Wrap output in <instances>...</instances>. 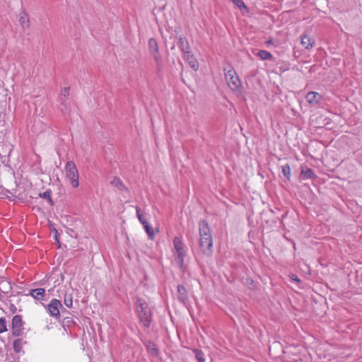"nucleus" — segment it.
<instances>
[{"mask_svg": "<svg viewBox=\"0 0 362 362\" xmlns=\"http://www.w3.org/2000/svg\"><path fill=\"white\" fill-rule=\"evenodd\" d=\"M199 245L204 254L211 255L213 252V239L208 223L202 220L199 223Z\"/></svg>", "mask_w": 362, "mask_h": 362, "instance_id": "1", "label": "nucleus"}, {"mask_svg": "<svg viewBox=\"0 0 362 362\" xmlns=\"http://www.w3.org/2000/svg\"><path fill=\"white\" fill-rule=\"evenodd\" d=\"M173 253L175 262L180 269H182L185 264L187 249L183 242L178 237L174 238Z\"/></svg>", "mask_w": 362, "mask_h": 362, "instance_id": "2", "label": "nucleus"}, {"mask_svg": "<svg viewBox=\"0 0 362 362\" xmlns=\"http://www.w3.org/2000/svg\"><path fill=\"white\" fill-rule=\"evenodd\" d=\"M224 71L225 78L229 88L233 92L240 93L242 92V83L235 71L232 67H229L228 69H225Z\"/></svg>", "mask_w": 362, "mask_h": 362, "instance_id": "3", "label": "nucleus"}, {"mask_svg": "<svg viewBox=\"0 0 362 362\" xmlns=\"http://www.w3.org/2000/svg\"><path fill=\"white\" fill-rule=\"evenodd\" d=\"M66 177L73 188H77L79 186V174L78 169L73 161L66 163L64 168Z\"/></svg>", "mask_w": 362, "mask_h": 362, "instance_id": "4", "label": "nucleus"}, {"mask_svg": "<svg viewBox=\"0 0 362 362\" xmlns=\"http://www.w3.org/2000/svg\"><path fill=\"white\" fill-rule=\"evenodd\" d=\"M136 309L141 321L146 326L148 325L151 313L147 303L141 298H138L136 302Z\"/></svg>", "mask_w": 362, "mask_h": 362, "instance_id": "5", "label": "nucleus"}, {"mask_svg": "<svg viewBox=\"0 0 362 362\" xmlns=\"http://www.w3.org/2000/svg\"><path fill=\"white\" fill-rule=\"evenodd\" d=\"M23 324L21 315H16L13 316L11 322V329L13 336L21 337L23 334Z\"/></svg>", "mask_w": 362, "mask_h": 362, "instance_id": "6", "label": "nucleus"}, {"mask_svg": "<svg viewBox=\"0 0 362 362\" xmlns=\"http://www.w3.org/2000/svg\"><path fill=\"white\" fill-rule=\"evenodd\" d=\"M62 307V303L57 299H52L47 305V311L49 315L54 317L59 316V308Z\"/></svg>", "mask_w": 362, "mask_h": 362, "instance_id": "7", "label": "nucleus"}, {"mask_svg": "<svg viewBox=\"0 0 362 362\" xmlns=\"http://www.w3.org/2000/svg\"><path fill=\"white\" fill-rule=\"evenodd\" d=\"M136 215L139 220V221L144 225L146 232L147 233L148 237L151 239H153V231L152 228L148 225L146 220L144 217L143 214L141 212V209L139 207H136Z\"/></svg>", "mask_w": 362, "mask_h": 362, "instance_id": "8", "label": "nucleus"}, {"mask_svg": "<svg viewBox=\"0 0 362 362\" xmlns=\"http://www.w3.org/2000/svg\"><path fill=\"white\" fill-rule=\"evenodd\" d=\"M184 59L188 63L189 66L197 71L199 69V64L196 58L194 57L191 51L183 54Z\"/></svg>", "mask_w": 362, "mask_h": 362, "instance_id": "9", "label": "nucleus"}, {"mask_svg": "<svg viewBox=\"0 0 362 362\" xmlns=\"http://www.w3.org/2000/svg\"><path fill=\"white\" fill-rule=\"evenodd\" d=\"M306 101L312 105H317L322 100V95L317 92L310 91L305 96Z\"/></svg>", "mask_w": 362, "mask_h": 362, "instance_id": "10", "label": "nucleus"}, {"mask_svg": "<svg viewBox=\"0 0 362 362\" xmlns=\"http://www.w3.org/2000/svg\"><path fill=\"white\" fill-rule=\"evenodd\" d=\"M148 47L151 54L153 57V58L156 60H157L158 57V44L157 40L155 38H151L148 41Z\"/></svg>", "mask_w": 362, "mask_h": 362, "instance_id": "11", "label": "nucleus"}, {"mask_svg": "<svg viewBox=\"0 0 362 362\" xmlns=\"http://www.w3.org/2000/svg\"><path fill=\"white\" fill-rule=\"evenodd\" d=\"M177 298L179 300L184 304L188 300L187 291L182 285L177 286Z\"/></svg>", "mask_w": 362, "mask_h": 362, "instance_id": "12", "label": "nucleus"}, {"mask_svg": "<svg viewBox=\"0 0 362 362\" xmlns=\"http://www.w3.org/2000/svg\"><path fill=\"white\" fill-rule=\"evenodd\" d=\"M178 46H179V48L180 49V50L182 51V54L190 51V47H189V42H188L187 40L186 39V37H180Z\"/></svg>", "mask_w": 362, "mask_h": 362, "instance_id": "13", "label": "nucleus"}, {"mask_svg": "<svg viewBox=\"0 0 362 362\" xmlns=\"http://www.w3.org/2000/svg\"><path fill=\"white\" fill-rule=\"evenodd\" d=\"M301 44L305 49H308L313 47L314 40L306 35H303L301 37Z\"/></svg>", "mask_w": 362, "mask_h": 362, "instance_id": "14", "label": "nucleus"}, {"mask_svg": "<svg viewBox=\"0 0 362 362\" xmlns=\"http://www.w3.org/2000/svg\"><path fill=\"white\" fill-rule=\"evenodd\" d=\"M45 293L44 288H39L30 290V295L35 299L40 300L44 297Z\"/></svg>", "mask_w": 362, "mask_h": 362, "instance_id": "15", "label": "nucleus"}, {"mask_svg": "<svg viewBox=\"0 0 362 362\" xmlns=\"http://www.w3.org/2000/svg\"><path fill=\"white\" fill-rule=\"evenodd\" d=\"M301 175L305 179H315L316 177L313 170L309 168H303L301 169Z\"/></svg>", "mask_w": 362, "mask_h": 362, "instance_id": "16", "label": "nucleus"}, {"mask_svg": "<svg viewBox=\"0 0 362 362\" xmlns=\"http://www.w3.org/2000/svg\"><path fill=\"white\" fill-rule=\"evenodd\" d=\"M146 349L149 354H151L152 356H157L158 355V351L157 349V346L155 343L148 341L146 344Z\"/></svg>", "mask_w": 362, "mask_h": 362, "instance_id": "17", "label": "nucleus"}, {"mask_svg": "<svg viewBox=\"0 0 362 362\" xmlns=\"http://www.w3.org/2000/svg\"><path fill=\"white\" fill-rule=\"evenodd\" d=\"M69 95V88H64L61 90L60 101L63 105H65V102Z\"/></svg>", "mask_w": 362, "mask_h": 362, "instance_id": "18", "label": "nucleus"}, {"mask_svg": "<svg viewBox=\"0 0 362 362\" xmlns=\"http://www.w3.org/2000/svg\"><path fill=\"white\" fill-rule=\"evenodd\" d=\"M19 21L23 28L29 26V19L25 12L21 13Z\"/></svg>", "mask_w": 362, "mask_h": 362, "instance_id": "19", "label": "nucleus"}, {"mask_svg": "<svg viewBox=\"0 0 362 362\" xmlns=\"http://www.w3.org/2000/svg\"><path fill=\"white\" fill-rule=\"evenodd\" d=\"M257 56L262 60H269L273 58L272 54L267 50H259Z\"/></svg>", "mask_w": 362, "mask_h": 362, "instance_id": "20", "label": "nucleus"}, {"mask_svg": "<svg viewBox=\"0 0 362 362\" xmlns=\"http://www.w3.org/2000/svg\"><path fill=\"white\" fill-rule=\"evenodd\" d=\"M13 349L16 353L23 351V341L21 339H18L13 341Z\"/></svg>", "mask_w": 362, "mask_h": 362, "instance_id": "21", "label": "nucleus"}, {"mask_svg": "<svg viewBox=\"0 0 362 362\" xmlns=\"http://www.w3.org/2000/svg\"><path fill=\"white\" fill-rule=\"evenodd\" d=\"M234 5L238 8L241 11L243 10L247 11V8L243 0H232Z\"/></svg>", "mask_w": 362, "mask_h": 362, "instance_id": "22", "label": "nucleus"}, {"mask_svg": "<svg viewBox=\"0 0 362 362\" xmlns=\"http://www.w3.org/2000/svg\"><path fill=\"white\" fill-rule=\"evenodd\" d=\"M64 303L67 308H71L73 304L72 296L71 294H66L64 299Z\"/></svg>", "mask_w": 362, "mask_h": 362, "instance_id": "23", "label": "nucleus"}, {"mask_svg": "<svg viewBox=\"0 0 362 362\" xmlns=\"http://www.w3.org/2000/svg\"><path fill=\"white\" fill-rule=\"evenodd\" d=\"M194 353L196 358L199 362H205L204 354L202 351L195 349Z\"/></svg>", "mask_w": 362, "mask_h": 362, "instance_id": "24", "label": "nucleus"}, {"mask_svg": "<svg viewBox=\"0 0 362 362\" xmlns=\"http://www.w3.org/2000/svg\"><path fill=\"white\" fill-rule=\"evenodd\" d=\"M6 321L5 318H0V334L6 332L7 331Z\"/></svg>", "mask_w": 362, "mask_h": 362, "instance_id": "25", "label": "nucleus"}, {"mask_svg": "<svg viewBox=\"0 0 362 362\" xmlns=\"http://www.w3.org/2000/svg\"><path fill=\"white\" fill-rule=\"evenodd\" d=\"M282 173L286 177L288 178L291 173L290 166L288 165H283Z\"/></svg>", "mask_w": 362, "mask_h": 362, "instance_id": "26", "label": "nucleus"}, {"mask_svg": "<svg viewBox=\"0 0 362 362\" xmlns=\"http://www.w3.org/2000/svg\"><path fill=\"white\" fill-rule=\"evenodd\" d=\"M112 184L115 185L119 189H122L124 187L122 182L117 178H115L113 180Z\"/></svg>", "mask_w": 362, "mask_h": 362, "instance_id": "27", "label": "nucleus"}, {"mask_svg": "<svg viewBox=\"0 0 362 362\" xmlns=\"http://www.w3.org/2000/svg\"><path fill=\"white\" fill-rule=\"evenodd\" d=\"M290 279L292 281H294V282H297V283H299L300 282V279L298 277L297 275L296 274H291L290 275Z\"/></svg>", "mask_w": 362, "mask_h": 362, "instance_id": "28", "label": "nucleus"}, {"mask_svg": "<svg viewBox=\"0 0 362 362\" xmlns=\"http://www.w3.org/2000/svg\"><path fill=\"white\" fill-rule=\"evenodd\" d=\"M43 198H48L50 199V192L49 191L45 192L42 194H40Z\"/></svg>", "mask_w": 362, "mask_h": 362, "instance_id": "29", "label": "nucleus"}]
</instances>
